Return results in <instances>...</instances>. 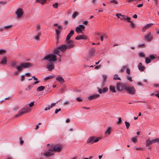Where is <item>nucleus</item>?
<instances>
[{
	"label": "nucleus",
	"mask_w": 159,
	"mask_h": 159,
	"mask_svg": "<svg viewBox=\"0 0 159 159\" xmlns=\"http://www.w3.org/2000/svg\"><path fill=\"white\" fill-rule=\"evenodd\" d=\"M32 66V64L29 62L21 63L19 66H16L15 68L17 69V71L14 72L13 74L15 75H17L19 72L22 70L23 68H29Z\"/></svg>",
	"instance_id": "obj_1"
},
{
	"label": "nucleus",
	"mask_w": 159,
	"mask_h": 159,
	"mask_svg": "<svg viewBox=\"0 0 159 159\" xmlns=\"http://www.w3.org/2000/svg\"><path fill=\"white\" fill-rule=\"evenodd\" d=\"M45 60L48 61L52 62L57 60L56 56L53 53H51L45 56L43 58Z\"/></svg>",
	"instance_id": "obj_2"
},
{
	"label": "nucleus",
	"mask_w": 159,
	"mask_h": 159,
	"mask_svg": "<svg viewBox=\"0 0 159 159\" xmlns=\"http://www.w3.org/2000/svg\"><path fill=\"white\" fill-rule=\"evenodd\" d=\"M30 110V108L28 107L22 108L19 111L18 114L15 115V117H17L21 116L24 114L27 113Z\"/></svg>",
	"instance_id": "obj_3"
},
{
	"label": "nucleus",
	"mask_w": 159,
	"mask_h": 159,
	"mask_svg": "<svg viewBox=\"0 0 159 159\" xmlns=\"http://www.w3.org/2000/svg\"><path fill=\"white\" fill-rule=\"evenodd\" d=\"M126 91L129 94H134L136 93V90L133 86H128L127 85L125 88Z\"/></svg>",
	"instance_id": "obj_4"
},
{
	"label": "nucleus",
	"mask_w": 159,
	"mask_h": 159,
	"mask_svg": "<svg viewBox=\"0 0 159 159\" xmlns=\"http://www.w3.org/2000/svg\"><path fill=\"white\" fill-rule=\"evenodd\" d=\"M127 84H124L122 83H118L116 86L117 90L119 92H122L125 89V88Z\"/></svg>",
	"instance_id": "obj_5"
},
{
	"label": "nucleus",
	"mask_w": 159,
	"mask_h": 159,
	"mask_svg": "<svg viewBox=\"0 0 159 159\" xmlns=\"http://www.w3.org/2000/svg\"><path fill=\"white\" fill-rule=\"evenodd\" d=\"M51 148L53 152H59L61 151L62 149V147L58 144H57L55 145H52L51 146Z\"/></svg>",
	"instance_id": "obj_6"
},
{
	"label": "nucleus",
	"mask_w": 159,
	"mask_h": 159,
	"mask_svg": "<svg viewBox=\"0 0 159 159\" xmlns=\"http://www.w3.org/2000/svg\"><path fill=\"white\" fill-rule=\"evenodd\" d=\"M52 149H49L48 151L43 153H41V155H43L46 157L52 156L54 153Z\"/></svg>",
	"instance_id": "obj_7"
},
{
	"label": "nucleus",
	"mask_w": 159,
	"mask_h": 159,
	"mask_svg": "<svg viewBox=\"0 0 159 159\" xmlns=\"http://www.w3.org/2000/svg\"><path fill=\"white\" fill-rule=\"evenodd\" d=\"M85 26L83 25H80L79 26H77L76 28V31L77 33H82L83 30H84L85 29Z\"/></svg>",
	"instance_id": "obj_8"
},
{
	"label": "nucleus",
	"mask_w": 159,
	"mask_h": 159,
	"mask_svg": "<svg viewBox=\"0 0 159 159\" xmlns=\"http://www.w3.org/2000/svg\"><path fill=\"white\" fill-rule=\"evenodd\" d=\"M15 13L17 18H20L23 14L22 9L20 8L17 9Z\"/></svg>",
	"instance_id": "obj_9"
},
{
	"label": "nucleus",
	"mask_w": 159,
	"mask_h": 159,
	"mask_svg": "<svg viewBox=\"0 0 159 159\" xmlns=\"http://www.w3.org/2000/svg\"><path fill=\"white\" fill-rule=\"evenodd\" d=\"M67 46L68 48H73L75 44L74 43V41L73 40H67Z\"/></svg>",
	"instance_id": "obj_10"
},
{
	"label": "nucleus",
	"mask_w": 159,
	"mask_h": 159,
	"mask_svg": "<svg viewBox=\"0 0 159 159\" xmlns=\"http://www.w3.org/2000/svg\"><path fill=\"white\" fill-rule=\"evenodd\" d=\"M55 66L52 62L49 63L46 66V68L49 71H51L54 68Z\"/></svg>",
	"instance_id": "obj_11"
},
{
	"label": "nucleus",
	"mask_w": 159,
	"mask_h": 159,
	"mask_svg": "<svg viewBox=\"0 0 159 159\" xmlns=\"http://www.w3.org/2000/svg\"><path fill=\"white\" fill-rule=\"evenodd\" d=\"M145 39L147 41L150 42L152 41V36L150 33H149L146 35Z\"/></svg>",
	"instance_id": "obj_12"
},
{
	"label": "nucleus",
	"mask_w": 159,
	"mask_h": 159,
	"mask_svg": "<svg viewBox=\"0 0 159 159\" xmlns=\"http://www.w3.org/2000/svg\"><path fill=\"white\" fill-rule=\"evenodd\" d=\"M95 139V136H91L90 137L87 141V143H91V144H93L94 143V141Z\"/></svg>",
	"instance_id": "obj_13"
},
{
	"label": "nucleus",
	"mask_w": 159,
	"mask_h": 159,
	"mask_svg": "<svg viewBox=\"0 0 159 159\" xmlns=\"http://www.w3.org/2000/svg\"><path fill=\"white\" fill-rule=\"evenodd\" d=\"M87 39V37L86 36L84 35H79L75 37V39L76 40H80V39Z\"/></svg>",
	"instance_id": "obj_14"
},
{
	"label": "nucleus",
	"mask_w": 159,
	"mask_h": 159,
	"mask_svg": "<svg viewBox=\"0 0 159 159\" xmlns=\"http://www.w3.org/2000/svg\"><path fill=\"white\" fill-rule=\"evenodd\" d=\"M154 25V24L149 23L145 25L144 27L143 28L142 31L143 32H145L146 30L148 29V28L151 27L152 25Z\"/></svg>",
	"instance_id": "obj_15"
},
{
	"label": "nucleus",
	"mask_w": 159,
	"mask_h": 159,
	"mask_svg": "<svg viewBox=\"0 0 159 159\" xmlns=\"http://www.w3.org/2000/svg\"><path fill=\"white\" fill-rule=\"evenodd\" d=\"M138 67L139 70L141 71H144L145 69V66H143L142 64L140 62L139 64Z\"/></svg>",
	"instance_id": "obj_16"
},
{
	"label": "nucleus",
	"mask_w": 159,
	"mask_h": 159,
	"mask_svg": "<svg viewBox=\"0 0 159 159\" xmlns=\"http://www.w3.org/2000/svg\"><path fill=\"white\" fill-rule=\"evenodd\" d=\"M59 48L60 51L61 52H64L68 48H67V45L65 44L62 45L60 46Z\"/></svg>",
	"instance_id": "obj_17"
},
{
	"label": "nucleus",
	"mask_w": 159,
	"mask_h": 159,
	"mask_svg": "<svg viewBox=\"0 0 159 159\" xmlns=\"http://www.w3.org/2000/svg\"><path fill=\"white\" fill-rule=\"evenodd\" d=\"M100 95L98 94H94L91 96H89L88 98L89 100H91L93 99H96L99 97Z\"/></svg>",
	"instance_id": "obj_18"
},
{
	"label": "nucleus",
	"mask_w": 159,
	"mask_h": 159,
	"mask_svg": "<svg viewBox=\"0 0 159 159\" xmlns=\"http://www.w3.org/2000/svg\"><path fill=\"white\" fill-rule=\"evenodd\" d=\"M74 34V30H71L70 32L67 35L66 38V41H67L68 40H69L70 39L71 37Z\"/></svg>",
	"instance_id": "obj_19"
},
{
	"label": "nucleus",
	"mask_w": 159,
	"mask_h": 159,
	"mask_svg": "<svg viewBox=\"0 0 159 159\" xmlns=\"http://www.w3.org/2000/svg\"><path fill=\"white\" fill-rule=\"evenodd\" d=\"M108 90V89L106 87L103 88L102 89H98V92L100 94L107 92Z\"/></svg>",
	"instance_id": "obj_20"
},
{
	"label": "nucleus",
	"mask_w": 159,
	"mask_h": 159,
	"mask_svg": "<svg viewBox=\"0 0 159 159\" xmlns=\"http://www.w3.org/2000/svg\"><path fill=\"white\" fill-rule=\"evenodd\" d=\"M95 49H93L90 50L89 51V55L88 56V57L89 58H91L92 57H93L94 54Z\"/></svg>",
	"instance_id": "obj_21"
},
{
	"label": "nucleus",
	"mask_w": 159,
	"mask_h": 159,
	"mask_svg": "<svg viewBox=\"0 0 159 159\" xmlns=\"http://www.w3.org/2000/svg\"><path fill=\"white\" fill-rule=\"evenodd\" d=\"M146 147H148V146H149L150 145L154 143L153 140H151L150 139H147L146 141Z\"/></svg>",
	"instance_id": "obj_22"
},
{
	"label": "nucleus",
	"mask_w": 159,
	"mask_h": 159,
	"mask_svg": "<svg viewBox=\"0 0 159 159\" xmlns=\"http://www.w3.org/2000/svg\"><path fill=\"white\" fill-rule=\"evenodd\" d=\"M56 80L58 81L61 83H63L64 82L63 79L60 76H57L56 78Z\"/></svg>",
	"instance_id": "obj_23"
},
{
	"label": "nucleus",
	"mask_w": 159,
	"mask_h": 159,
	"mask_svg": "<svg viewBox=\"0 0 159 159\" xmlns=\"http://www.w3.org/2000/svg\"><path fill=\"white\" fill-rule=\"evenodd\" d=\"M109 89L113 93H115L116 92L115 87L114 86L111 85L109 86Z\"/></svg>",
	"instance_id": "obj_24"
},
{
	"label": "nucleus",
	"mask_w": 159,
	"mask_h": 159,
	"mask_svg": "<svg viewBox=\"0 0 159 159\" xmlns=\"http://www.w3.org/2000/svg\"><path fill=\"white\" fill-rule=\"evenodd\" d=\"M7 62V60L4 57H3L2 61L1 62V64L2 65L6 64Z\"/></svg>",
	"instance_id": "obj_25"
},
{
	"label": "nucleus",
	"mask_w": 159,
	"mask_h": 159,
	"mask_svg": "<svg viewBox=\"0 0 159 159\" xmlns=\"http://www.w3.org/2000/svg\"><path fill=\"white\" fill-rule=\"evenodd\" d=\"M60 51V49H59V48H56L55 49L54 51V54H55L56 55V54H59V52Z\"/></svg>",
	"instance_id": "obj_26"
},
{
	"label": "nucleus",
	"mask_w": 159,
	"mask_h": 159,
	"mask_svg": "<svg viewBox=\"0 0 159 159\" xmlns=\"http://www.w3.org/2000/svg\"><path fill=\"white\" fill-rule=\"evenodd\" d=\"M45 87L44 86H40L38 87L37 89V91H41L45 89Z\"/></svg>",
	"instance_id": "obj_27"
},
{
	"label": "nucleus",
	"mask_w": 159,
	"mask_h": 159,
	"mask_svg": "<svg viewBox=\"0 0 159 159\" xmlns=\"http://www.w3.org/2000/svg\"><path fill=\"white\" fill-rule=\"evenodd\" d=\"M33 87V86L32 84L29 85L27 86L25 90L28 91H29L32 89Z\"/></svg>",
	"instance_id": "obj_28"
},
{
	"label": "nucleus",
	"mask_w": 159,
	"mask_h": 159,
	"mask_svg": "<svg viewBox=\"0 0 159 159\" xmlns=\"http://www.w3.org/2000/svg\"><path fill=\"white\" fill-rule=\"evenodd\" d=\"M46 1L47 0H36V2H38L40 3L42 5L45 3L46 2Z\"/></svg>",
	"instance_id": "obj_29"
},
{
	"label": "nucleus",
	"mask_w": 159,
	"mask_h": 159,
	"mask_svg": "<svg viewBox=\"0 0 159 159\" xmlns=\"http://www.w3.org/2000/svg\"><path fill=\"white\" fill-rule=\"evenodd\" d=\"M40 29V25L39 24H37L36 26V30L38 33H39V30Z\"/></svg>",
	"instance_id": "obj_30"
},
{
	"label": "nucleus",
	"mask_w": 159,
	"mask_h": 159,
	"mask_svg": "<svg viewBox=\"0 0 159 159\" xmlns=\"http://www.w3.org/2000/svg\"><path fill=\"white\" fill-rule=\"evenodd\" d=\"M54 78V77L52 75H50L49 76H48L47 77H45L44 78V80H47L48 79H52Z\"/></svg>",
	"instance_id": "obj_31"
},
{
	"label": "nucleus",
	"mask_w": 159,
	"mask_h": 159,
	"mask_svg": "<svg viewBox=\"0 0 159 159\" xmlns=\"http://www.w3.org/2000/svg\"><path fill=\"white\" fill-rule=\"evenodd\" d=\"M111 127L109 126L108 129L105 131V134H110L111 133L110 131L111 129Z\"/></svg>",
	"instance_id": "obj_32"
},
{
	"label": "nucleus",
	"mask_w": 159,
	"mask_h": 159,
	"mask_svg": "<svg viewBox=\"0 0 159 159\" xmlns=\"http://www.w3.org/2000/svg\"><path fill=\"white\" fill-rule=\"evenodd\" d=\"M56 38L58 39V37L60 34V32L59 30L56 29Z\"/></svg>",
	"instance_id": "obj_33"
},
{
	"label": "nucleus",
	"mask_w": 159,
	"mask_h": 159,
	"mask_svg": "<svg viewBox=\"0 0 159 159\" xmlns=\"http://www.w3.org/2000/svg\"><path fill=\"white\" fill-rule=\"evenodd\" d=\"M16 65V62L15 61H13L11 64V66L12 68H15L16 66H17Z\"/></svg>",
	"instance_id": "obj_34"
},
{
	"label": "nucleus",
	"mask_w": 159,
	"mask_h": 159,
	"mask_svg": "<svg viewBox=\"0 0 159 159\" xmlns=\"http://www.w3.org/2000/svg\"><path fill=\"white\" fill-rule=\"evenodd\" d=\"M145 61L147 63H149L151 62V59L149 58H145Z\"/></svg>",
	"instance_id": "obj_35"
},
{
	"label": "nucleus",
	"mask_w": 159,
	"mask_h": 159,
	"mask_svg": "<svg viewBox=\"0 0 159 159\" xmlns=\"http://www.w3.org/2000/svg\"><path fill=\"white\" fill-rule=\"evenodd\" d=\"M38 33V35L34 37V39H35L36 40H39V36L40 35V34L39 33Z\"/></svg>",
	"instance_id": "obj_36"
},
{
	"label": "nucleus",
	"mask_w": 159,
	"mask_h": 159,
	"mask_svg": "<svg viewBox=\"0 0 159 159\" xmlns=\"http://www.w3.org/2000/svg\"><path fill=\"white\" fill-rule=\"evenodd\" d=\"M125 125L126 126V128L127 129H128L129 128V126H130L129 123L128 122L125 121Z\"/></svg>",
	"instance_id": "obj_37"
},
{
	"label": "nucleus",
	"mask_w": 159,
	"mask_h": 159,
	"mask_svg": "<svg viewBox=\"0 0 159 159\" xmlns=\"http://www.w3.org/2000/svg\"><path fill=\"white\" fill-rule=\"evenodd\" d=\"M139 56L141 57H144L145 55L144 53L143 52H141L139 53Z\"/></svg>",
	"instance_id": "obj_38"
},
{
	"label": "nucleus",
	"mask_w": 159,
	"mask_h": 159,
	"mask_svg": "<svg viewBox=\"0 0 159 159\" xmlns=\"http://www.w3.org/2000/svg\"><path fill=\"white\" fill-rule=\"evenodd\" d=\"M57 55H58V56H57V60H58V61L59 62H60L61 61V56L60 54H58Z\"/></svg>",
	"instance_id": "obj_39"
},
{
	"label": "nucleus",
	"mask_w": 159,
	"mask_h": 159,
	"mask_svg": "<svg viewBox=\"0 0 159 159\" xmlns=\"http://www.w3.org/2000/svg\"><path fill=\"white\" fill-rule=\"evenodd\" d=\"M122 17L120 18V19L121 20H126L127 17L128 16L123 15H122Z\"/></svg>",
	"instance_id": "obj_40"
},
{
	"label": "nucleus",
	"mask_w": 159,
	"mask_h": 159,
	"mask_svg": "<svg viewBox=\"0 0 159 159\" xmlns=\"http://www.w3.org/2000/svg\"><path fill=\"white\" fill-rule=\"evenodd\" d=\"M11 25H7V26H4L3 28V29H4L5 30H8L10 29V27H11Z\"/></svg>",
	"instance_id": "obj_41"
},
{
	"label": "nucleus",
	"mask_w": 159,
	"mask_h": 159,
	"mask_svg": "<svg viewBox=\"0 0 159 159\" xmlns=\"http://www.w3.org/2000/svg\"><path fill=\"white\" fill-rule=\"evenodd\" d=\"M152 140L153 141L154 143H159V138L156 139Z\"/></svg>",
	"instance_id": "obj_42"
},
{
	"label": "nucleus",
	"mask_w": 159,
	"mask_h": 159,
	"mask_svg": "<svg viewBox=\"0 0 159 159\" xmlns=\"http://www.w3.org/2000/svg\"><path fill=\"white\" fill-rule=\"evenodd\" d=\"M137 137H136L132 138V140L133 142L135 143L137 141Z\"/></svg>",
	"instance_id": "obj_43"
},
{
	"label": "nucleus",
	"mask_w": 159,
	"mask_h": 159,
	"mask_svg": "<svg viewBox=\"0 0 159 159\" xmlns=\"http://www.w3.org/2000/svg\"><path fill=\"white\" fill-rule=\"evenodd\" d=\"M6 52V50L3 49L0 50V54L2 55L3 53H5Z\"/></svg>",
	"instance_id": "obj_44"
},
{
	"label": "nucleus",
	"mask_w": 159,
	"mask_h": 159,
	"mask_svg": "<svg viewBox=\"0 0 159 159\" xmlns=\"http://www.w3.org/2000/svg\"><path fill=\"white\" fill-rule=\"evenodd\" d=\"M110 2L116 4H118V2L116 0H111L110 1Z\"/></svg>",
	"instance_id": "obj_45"
},
{
	"label": "nucleus",
	"mask_w": 159,
	"mask_h": 159,
	"mask_svg": "<svg viewBox=\"0 0 159 159\" xmlns=\"http://www.w3.org/2000/svg\"><path fill=\"white\" fill-rule=\"evenodd\" d=\"M130 20L131 18L130 17H128V16L127 17L126 20H127L128 22L130 23L132 22V21L131 20Z\"/></svg>",
	"instance_id": "obj_46"
},
{
	"label": "nucleus",
	"mask_w": 159,
	"mask_h": 159,
	"mask_svg": "<svg viewBox=\"0 0 159 159\" xmlns=\"http://www.w3.org/2000/svg\"><path fill=\"white\" fill-rule=\"evenodd\" d=\"M52 6L54 8H57L58 6V3H56L53 4Z\"/></svg>",
	"instance_id": "obj_47"
},
{
	"label": "nucleus",
	"mask_w": 159,
	"mask_h": 159,
	"mask_svg": "<svg viewBox=\"0 0 159 159\" xmlns=\"http://www.w3.org/2000/svg\"><path fill=\"white\" fill-rule=\"evenodd\" d=\"M20 144L21 145L22 144L24 143V141L22 140L21 137H20L19 138Z\"/></svg>",
	"instance_id": "obj_48"
},
{
	"label": "nucleus",
	"mask_w": 159,
	"mask_h": 159,
	"mask_svg": "<svg viewBox=\"0 0 159 159\" xmlns=\"http://www.w3.org/2000/svg\"><path fill=\"white\" fill-rule=\"evenodd\" d=\"M122 122V120L121 118L120 117L118 118V121L117 122L118 124H121Z\"/></svg>",
	"instance_id": "obj_49"
},
{
	"label": "nucleus",
	"mask_w": 159,
	"mask_h": 159,
	"mask_svg": "<svg viewBox=\"0 0 159 159\" xmlns=\"http://www.w3.org/2000/svg\"><path fill=\"white\" fill-rule=\"evenodd\" d=\"M77 15L78 14L76 12H74L73 14V17L75 18Z\"/></svg>",
	"instance_id": "obj_50"
},
{
	"label": "nucleus",
	"mask_w": 159,
	"mask_h": 159,
	"mask_svg": "<svg viewBox=\"0 0 159 159\" xmlns=\"http://www.w3.org/2000/svg\"><path fill=\"white\" fill-rule=\"evenodd\" d=\"M127 79L129 81H132V78H131V77L129 76H127Z\"/></svg>",
	"instance_id": "obj_51"
},
{
	"label": "nucleus",
	"mask_w": 159,
	"mask_h": 159,
	"mask_svg": "<svg viewBox=\"0 0 159 159\" xmlns=\"http://www.w3.org/2000/svg\"><path fill=\"white\" fill-rule=\"evenodd\" d=\"M126 66H124L120 70V71L121 72H123L125 70V68L126 67Z\"/></svg>",
	"instance_id": "obj_52"
},
{
	"label": "nucleus",
	"mask_w": 159,
	"mask_h": 159,
	"mask_svg": "<svg viewBox=\"0 0 159 159\" xmlns=\"http://www.w3.org/2000/svg\"><path fill=\"white\" fill-rule=\"evenodd\" d=\"M102 35L103 37V38H104L105 39H107V36L106 33L102 34Z\"/></svg>",
	"instance_id": "obj_53"
},
{
	"label": "nucleus",
	"mask_w": 159,
	"mask_h": 159,
	"mask_svg": "<svg viewBox=\"0 0 159 159\" xmlns=\"http://www.w3.org/2000/svg\"><path fill=\"white\" fill-rule=\"evenodd\" d=\"M151 60V59L153 60L156 57L153 55H150L149 56Z\"/></svg>",
	"instance_id": "obj_54"
},
{
	"label": "nucleus",
	"mask_w": 159,
	"mask_h": 159,
	"mask_svg": "<svg viewBox=\"0 0 159 159\" xmlns=\"http://www.w3.org/2000/svg\"><path fill=\"white\" fill-rule=\"evenodd\" d=\"M25 76V75H22L21 76V79H20L21 81H23L25 80V78H24Z\"/></svg>",
	"instance_id": "obj_55"
},
{
	"label": "nucleus",
	"mask_w": 159,
	"mask_h": 159,
	"mask_svg": "<svg viewBox=\"0 0 159 159\" xmlns=\"http://www.w3.org/2000/svg\"><path fill=\"white\" fill-rule=\"evenodd\" d=\"M61 109L60 108L59 109H56L55 111V113L56 114H57L59 111H61Z\"/></svg>",
	"instance_id": "obj_56"
},
{
	"label": "nucleus",
	"mask_w": 159,
	"mask_h": 159,
	"mask_svg": "<svg viewBox=\"0 0 159 159\" xmlns=\"http://www.w3.org/2000/svg\"><path fill=\"white\" fill-rule=\"evenodd\" d=\"M130 23H131L130 25V26L131 27H133V28H134V27H135V24L132 21V22H130Z\"/></svg>",
	"instance_id": "obj_57"
},
{
	"label": "nucleus",
	"mask_w": 159,
	"mask_h": 159,
	"mask_svg": "<svg viewBox=\"0 0 159 159\" xmlns=\"http://www.w3.org/2000/svg\"><path fill=\"white\" fill-rule=\"evenodd\" d=\"M58 102H57L56 103H52L51 104V106L50 107V108L52 107H53L55 106L56 104Z\"/></svg>",
	"instance_id": "obj_58"
},
{
	"label": "nucleus",
	"mask_w": 159,
	"mask_h": 159,
	"mask_svg": "<svg viewBox=\"0 0 159 159\" xmlns=\"http://www.w3.org/2000/svg\"><path fill=\"white\" fill-rule=\"evenodd\" d=\"M100 139V138H95V139L94 140V143L98 142Z\"/></svg>",
	"instance_id": "obj_59"
},
{
	"label": "nucleus",
	"mask_w": 159,
	"mask_h": 159,
	"mask_svg": "<svg viewBox=\"0 0 159 159\" xmlns=\"http://www.w3.org/2000/svg\"><path fill=\"white\" fill-rule=\"evenodd\" d=\"M34 105V102H31L29 104V107H31Z\"/></svg>",
	"instance_id": "obj_60"
},
{
	"label": "nucleus",
	"mask_w": 159,
	"mask_h": 159,
	"mask_svg": "<svg viewBox=\"0 0 159 159\" xmlns=\"http://www.w3.org/2000/svg\"><path fill=\"white\" fill-rule=\"evenodd\" d=\"M122 16V15H121V14H120V13H117L116 14V16H117L118 18H120V16Z\"/></svg>",
	"instance_id": "obj_61"
},
{
	"label": "nucleus",
	"mask_w": 159,
	"mask_h": 159,
	"mask_svg": "<svg viewBox=\"0 0 159 159\" xmlns=\"http://www.w3.org/2000/svg\"><path fill=\"white\" fill-rule=\"evenodd\" d=\"M76 100L78 102H81L82 101V100L80 97L77 98H76Z\"/></svg>",
	"instance_id": "obj_62"
},
{
	"label": "nucleus",
	"mask_w": 159,
	"mask_h": 159,
	"mask_svg": "<svg viewBox=\"0 0 159 159\" xmlns=\"http://www.w3.org/2000/svg\"><path fill=\"white\" fill-rule=\"evenodd\" d=\"M126 73L128 74L130 73V70L129 68H127L126 69Z\"/></svg>",
	"instance_id": "obj_63"
},
{
	"label": "nucleus",
	"mask_w": 159,
	"mask_h": 159,
	"mask_svg": "<svg viewBox=\"0 0 159 159\" xmlns=\"http://www.w3.org/2000/svg\"><path fill=\"white\" fill-rule=\"evenodd\" d=\"M113 79L114 80H120V77H114L113 78Z\"/></svg>",
	"instance_id": "obj_64"
}]
</instances>
